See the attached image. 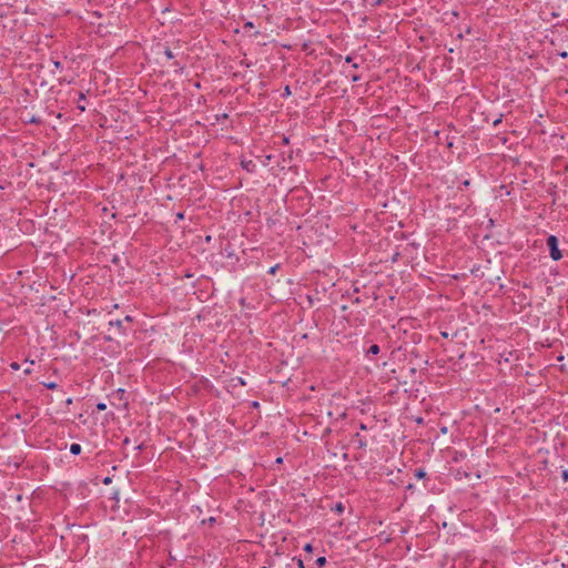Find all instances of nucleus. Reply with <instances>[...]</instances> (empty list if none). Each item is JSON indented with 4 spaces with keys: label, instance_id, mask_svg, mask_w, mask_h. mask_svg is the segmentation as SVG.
<instances>
[{
    "label": "nucleus",
    "instance_id": "1",
    "mask_svg": "<svg viewBox=\"0 0 568 568\" xmlns=\"http://www.w3.org/2000/svg\"><path fill=\"white\" fill-rule=\"evenodd\" d=\"M547 244L549 246L550 256L554 261H558L561 258V253L558 248V240L555 235H550L547 239Z\"/></svg>",
    "mask_w": 568,
    "mask_h": 568
},
{
    "label": "nucleus",
    "instance_id": "2",
    "mask_svg": "<svg viewBox=\"0 0 568 568\" xmlns=\"http://www.w3.org/2000/svg\"><path fill=\"white\" fill-rule=\"evenodd\" d=\"M70 452L73 454V455H78L81 453V446L79 444H71L70 446Z\"/></svg>",
    "mask_w": 568,
    "mask_h": 568
},
{
    "label": "nucleus",
    "instance_id": "3",
    "mask_svg": "<svg viewBox=\"0 0 568 568\" xmlns=\"http://www.w3.org/2000/svg\"><path fill=\"white\" fill-rule=\"evenodd\" d=\"M378 353H379V347L376 344L372 345L368 349V354L377 355Z\"/></svg>",
    "mask_w": 568,
    "mask_h": 568
},
{
    "label": "nucleus",
    "instance_id": "4",
    "mask_svg": "<svg viewBox=\"0 0 568 568\" xmlns=\"http://www.w3.org/2000/svg\"><path fill=\"white\" fill-rule=\"evenodd\" d=\"M325 562H326L325 557H320V558H317V560H316V564H317L318 566H323Z\"/></svg>",
    "mask_w": 568,
    "mask_h": 568
},
{
    "label": "nucleus",
    "instance_id": "5",
    "mask_svg": "<svg viewBox=\"0 0 568 568\" xmlns=\"http://www.w3.org/2000/svg\"><path fill=\"white\" fill-rule=\"evenodd\" d=\"M97 408H98L99 410H104V409L106 408V405H105L104 403H99V404L97 405Z\"/></svg>",
    "mask_w": 568,
    "mask_h": 568
},
{
    "label": "nucleus",
    "instance_id": "6",
    "mask_svg": "<svg viewBox=\"0 0 568 568\" xmlns=\"http://www.w3.org/2000/svg\"><path fill=\"white\" fill-rule=\"evenodd\" d=\"M562 477L565 481H568V470L562 471Z\"/></svg>",
    "mask_w": 568,
    "mask_h": 568
},
{
    "label": "nucleus",
    "instance_id": "7",
    "mask_svg": "<svg viewBox=\"0 0 568 568\" xmlns=\"http://www.w3.org/2000/svg\"><path fill=\"white\" fill-rule=\"evenodd\" d=\"M304 549H305V551L311 552L312 551V545L311 544L305 545Z\"/></svg>",
    "mask_w": 568,
    "mask_h": 568
},
{
    "label": "nucleus",
    "instance_id": "8",
    "mask_svg": "<svg viewBox=\"0 0 568 568\" xmlns=\"http://www.w3.org/2000/svg\"><path fill=\"white\" fill-rule=\"evenodd\" d=\"M47 387L50 389H53V388H55V384L54 383L47 384Z\"/></svg>",
    "mask_w": 568,
    "mask_h": 568
},
{
    "label": "nucleus",
    "instance_id": "9",
    "mask_svg": "<svg viewBox=\"0 0 568 568\" xmlns=\"http://www.w3.org/2000/svg\"><path fill=\"white\" fill-rule=\"evenodd\" d=\"M165 54L168 55V58H172V53H171V51H170V50H166V51H165Z\"/></svg>",
    "mask_w": 568,
    "mask_h": 568
},
{
    "label": "nucleus",
    "instance_id": "10",
    "mask_svg": "<svg viewBox=\"0 0 568 568\" xmlns=\"http://www.w3.org/2000/svg\"><path fill=\"white\" fill-rule=\"evenodd\" d=\"M11 367H12L13 369H19V365H18V364H16V363H13V364L11 365Z\"/></svg>",
    "mask_w": 568,
    "mask_h": 568
},
{
    "label": "nucleus",
    "instance_id": "11",
    "mask_svg": "<svg viewBox=\"0 0 568 568\" xmlns=\"http://www.w3.org/2000/svg\"><path fill=\"white\" fill-rule=\"evenodd\" d=\"M336 509H337L338 511H342V510H343V506H342V505H337Z\"/></svg>",
    "mask_w": 568,
    "mask_h": 568
},
{
    "label": "nucleus",
    "instance_id": "12",
    "mask_svg": "<svg viewBox=\"0 0 568 568\" xmlns=\"http://www.w3.org/2000/svg\"><path fill=\"white\" fill-rule=\"evenodd\" d=\"M298 566H300L301 568H304L303 561H302L301 559L298 560Z\"/></svg>",
    "mask_w": 568,
    "mask_h": 568
},
{
    "label": "nucleus",
    "instance_id": "13",
    "mask_svg": "<svg viewBox=\"0 0 568 568\" xmlns=\"http://www.w3.org/2000/svg\"><path fill=\"white\" fill-rule=\"evenodd\" d=\"M26 373H30V366H27V368L24 369Z\"/></svg>",
    "mask_w": 568,
    "mask_h": 568
},
{
    "label": "nucleus",
    "instance_id": "14",
    "mask_svg": "<svg viewBox=\"0 0 568 568\" xmlns=\"http://www.w3.org/2000/svg\"><path fill=\"white\" fill-rule=\"evenodd\" d=\"M178 217H179V219H182V217H183V214L179 213V214H178Z\"/></svg>",
    "mask_w": 568,
    "mask_h": 568
}]
</instances>
